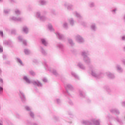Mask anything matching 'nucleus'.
Here are the masks:
<instances>
[{
	"label": "nucleus",
	"mask_w": 125,
	"mask_h": 125,
	"mask_svg": "<svg viewBox=\"0 0 125 125\" xmlns=\"http://www.w3.org/2000/svg\"><path fill=\"white\" fill-rule=\"evenodd\" d=\"M40 3L41 5H45V4H46V1L44 0H40Z\"/></svg>",
	"instance_id": "obj_24"
},
{
	"label": "nucleus",
	"mask_w": 125,
	"mask_h": 125,
	"mask_svg": "<svg viewBox=\"0 0 125 125\" xmlns=\"http://www.w3.org/2000/svg\"><path fill=\"white\" fill-rule=\"evenodd\" d=\"M3 51V49L2 46H0V52H2Z\"/></svg>",
	"instance_id": "obj_43"
},
{
	"label": "nucleus",
	"mask_w": 125,
	"mask_h": 125,
	"mask_svg": "<svg viewBox=\"0 0 125 125\" xmlns=\"http://www.w3.org/2000/svg\"><path fill=\"white\" fill-rule=\"evenodd\" d=\"M0 125H3L2 124V123H0Z\"/></svg>",
	"instance_id": "obj_59"
},
{
	"label": "nucleus",
	"mask_w": 125,
	"mask_h": 125,
	"mask_svg": "<svg viewBox=\"0 0 125 125\" xmlns=\"http://www.w3.org/2000/svg\"><path fill=\"white\" fill-rule=\"evenodd\" d=\"M55 120H57V119H56V117H55Z\"/></svg>",
	"instance_id": "obj_60"
},
{
	"label": "nucleus",
	"mask_w": 125,
	"mask_h": 125,
	"mask_svg": "<svg viewBox=\"0 0 125 125\" xmlns=\"http://www.w3.org/2000/svg\"><path fill=\"white\" fill-rule=\"evenodd\" d=\"M0 35L1 36V37H3V32L0 31Z\"/></svg>",
	"instance_id": "obj_42"
},
{
	"label": "nucleus",
	"mask_w": 125,
	"mask_h": 125,
	"mask_svg": "<svg viewBox=\"0 0 125 125\" xmlns=\"http://www.w3.org/2000/svg\"><path fill=\"white\" fill-rule=\"evenodd\" d=\"M0 83H3V80L2 79H0Z\"/></svg>",
	"instance_id": "obj_52"
},
{
	"label": "nucleus",
	"mask_w": 125,
	"mask_h": 125,
	"mask_svg": "<svg viewBox=\"0 0 125 125\" xmlns=\"http://www.w3.org/2000/svg\"><path fill=\"white\" fill-rule=\"evenodd\" d=\"M19 40L20 42H22V43L24 45H27V41L23 40V38L21 36L19 37Z\"/></svg>",
	"instance_id": "obj_14"
},
{
	"label": "nucleus",
	"mask_w": 125,
	"mask_h": 125,
	"mask_svg": "<svg viewBox=\"0 0 125 125\" xmlns=\"http://www.w3.org/2000/svg\"><path fill=\"white\" fill-rule=\"evenodd\" d=\"M15 12L16 15H20V14H21V12L18 9L16 10Z\"/></svg>",
	"instance_id": "obj_27"
},
{
	"label": "nucleus",
	"mask_w": 125,
	"mask_h": 125,
	"mask_svg": "<svg viewBox=\"0 0 125 125\" xmlns=\"http://www.w3.org/2000/svg\"><path fill=\"white\" fill-rule=\"evenodd\" d=\"M93 6H94V3L93 2L91 3L90 4V7H93Z\"/></svg>",
	"instance_id": "obj_41"
},
{
	"label": "nucleus",
	"mask_w": 125,
	"mask_h": 125,
	"mask_svg": "<svg viewBox=\"0 0 125 125\" xmlns=\"http://www.w3.org/2000/svg\"><path fill=\"white\" fill-rule=\"evenodd\" d=\"M116 11H117V9H114L113 10H112V12H116Z\"/></svg>",
	"instance_id": "obj_50"
},
{
	"label": "nucleus",
	"mask_w": 125,
	"mask_h": 125,
	"mask_svg": "<svg viewBox=\"0 0 125 125\" xmlns=\"http://www.w3.org/2000/svg\"><path fill=\"white\" fill-rule=\"evenodd\" d=\"M110 111L112 114H116V115H119L120 114V111L116 108H112Z\"/></svg>",
	"instance_id": "obj_10"
},
{
	"label": "nucleus",
	"mask_w": 125,
	"mask_h": 125,
	"mask_svg": "<svg viewBox=\"0 0 125 125\" xmlns=\"http://www.w3.org/2000/svg\"><path fill=\"white\" fill-rule=\"evenodd\" d=\"M48 27L50 31H54V29H53V28H52V25H51V24H49L48 25Z\"/></svg>",
	"instance_id": "obj_25"
},
{
	"label": "nucleus",
	"mask_w": 125,
	"mask_h": 125,
	"mask_svg": "<svg viewBox=\"0 0 125 125\" xmlns=\"http://www.w3.org/2000/svg\"><path fill=\"white\" fill-rule=\"evenodd\" d=\"M61 101L59 99H57V103H58V104H59V103H60Z\"/></svg>",
	"instance_id": "obj_47"
},
{
	"label": "nucleus",
	"mask_w": 125,
	"mask_h": 125,
	"mask_svg": "<svg viewBox=\"0 0 125 125\" xmlns=\"http://www.w3.org/2000/svg\"><path fill=\"white\" fill-rule=\"evenodd\" d=\"M16 33V30L15 29H13L11 31V34H15Z\"/></svg>",
	"instance_id": "obj_39"
},
{
	"label": "nucleus",
	"mask_w": 125,
	"mask_h": 125,
	"mask_svg": "<svg viewBox=\"0 0 125 125\" xmlns=\"http://www.w3.org/2000/svg\"><path fill=\"white\" fill-rule=\"evenodd\" d=\"M69 22H70V25H71V26H73V25H74V20H73V19H70Z\"/></svg>",
	"instance_id": "obj_30"
},
{
	"label": "nucleus",
	"mask_w": 125,
	"mask_h": 125,
	"mask_svg": "<svg viewBox=\"0 0 125 125\" xmlns=\"http://www.w3.org/2000/svg\"><path fill=\"white\" fill-rule=\"evenodd\" d=\"M41 42H42V44H43L44 46H47V45L48 44V43L47 42V41L45 40V39H41Z\"/></svg>",
	"instance_id": "obj_16"
},
{
	"label": "nucleus",
	"mask_w": 125,
	"mask_h": 125,
	"mask_svg": "<svg viewBox=\"0 0 125 125\" xmlns=\"http://www.w3.org/2000/svg\"><path fill=\"white\" fill-rule=\"evenodd\" d=\"M56 35L58 39H59V40L63 41V40H64V39H65V37H64V35L59 33V32L56 33Z\"/></svg>",
	"instance_id": "obj_8"
},
{
	"label": "nucleus",
	"mask_w": 125,
	"mask_h": 125,
	"mask_svg": "<svg viewBox=\"0 0 125 125\" xmlns=\"http://www.w3.org/2000/svg\"><path fill=\"white\" fill-rule=\"evenodd\" d=\"M16 61L17 62H18L19 63H20V64L21 65L23 66V62H22V61L21 60V59L17 58H16Z\"/></svg>",
	"instance_id": "obj_22"
},
{
	"label": "nucleus",
	"mask_w": 125,
	"mask_h": 125,
	"mask_svg": "<svg viewBox=\"0 0 125 125\" xmlns=\"http://www.w3.org/2000/svg\"><path fill=\"white\" fill-rule=\"evenodd\" d=\"M2 71H1V69L0 68V74H1V73H2Z\"/></svg>",
	"instance_id": "obj_55"
},
{
	"label": "nucleus",
	"mask_w": 125,
	"mask_h": 125,
	"mask_svg": "<svg viewBox=\"0 0 125 125\" xmlns=\"http://www.w3.org/2000/svg\"><path fill=\"white\" fill-rule=\"evenodd\" d=\"M75 14L76 17H77V18H78V19L79 20H82V16H81V15H80V14H79V13L75 12Z\"/></svg>",
	"instance_id": "obj_20"
},
{
	"label": "nucleus",
	"mask_w": 125,
	"mask_h": 125,
	"mask_svg": "<svg viewBox=\"0 0 125 125\" xmlns=\"http://www.w3.org/2000/svg\"><path fill=\"white\" fill-rule=\"evenodd\" d=\"M64 6H65V7H67L68 10H72V9H73V8H74V7L73 6V5L72 4H69V3L65 2L64 3Z\"/></svg>",
	"instance_id": "obj_5"
},
{
	"label": "nucleus",
	"mask_w": 125,
	"mask_h": 125,
	"mask_svg": "<svg viewBox=\"0 0 125 125\" xmlns=\"http://www.w3.org/2000/svg\"><path fill=\"white\" fill-rule=\"evenodd\" d=\"M69 104H70V105H72L73 104V103L72 102V101L69 102Z\"/></svg>",
	"instance_id": "obj_53"
},
{
	"label": "nucleus",
	"mask_w": 125,
	"mask_h": 125,
	"mask_svg": "<svg viewBox=\"0 0 125 125\" xmlns=\"http://www.w3.org/2000/svg\"><path fill=\"white\" fill-rule=\"evenodd\" d=\"M65 88L67 89H70V90H72L73 89V86L69 84H67L66 85H65Z\"/></svg>",
	"instance_id": "obj_18"
},
{
	"label": "nucleus",
	"mask_w": 125,
	"mask_h": 125,
	"mask_svg": "<svg viewBox=\"0 0 125 125\" xmlns=\"http://www.w3.org/2000/svg\"><path fill=\"white\" fill-rule=\"evenodd\" d=\"M41 52L42 54H43V55H46L47 54L46 52L45 51V50H44L43 48L41 47Z\"/></svg>",
	"instance_id": "obj_23"
},
{
	"label": "nucleus",
	"mask_w": 125,
	"mask_h": 125,
	"mask_svg": "<svg viewBox=\"0 0 125 125\" xmlns=\"http://www.w3.org/2000/svg\"><path fill=\"white\" fill-rule=\"evenodd\" d=\"M3 59H5V58H6V57L5 56V55H4L3 56Z\"/></svg>",
	"instance_id": "obj_54"
},
{
	"label": "nucleus",
	"mask_w": 125,
	"mask_h": 125,
	"mask_svg": "<svg viewBox=\"0 0 125 125\" xmlns=\"http://www.w3.org/2000/svg\"><path fill=\"white\" fill-rule=\"evenodd\" d=\"M123 107H125V102H123L122 104Z\"/></svg>",
	"instance_id": "obj_48"
},
{
	"label": "nucleus",
	"mask_w": 125,
	"mask_h": 125,
	"mask_svg": "<svg viewBox=\"0 0 125 125\" xmlns=\"http://www.w3.org/2000/svg\"><path fill=\"white\" fill-rule=\"evenodd\" d=\"M43 82L44 83H46V82H47V79H46V78H43Z\"/></svg>",
	"instance_id": "obj_44"
},
{
	"label": "nucleus",
	"mask_w": 125,
	"mask_h": 125,
	"mask_svg": "<svg viewBox=\"0 0 125 125\" xmlns=\"http://www.w3.org/2000/svg\"><path fill=\"white\" fill-rule=\"evenodd\" d=\"M20 96L22 102H25L26 101V98L25 97V95L21 91H20Z\"/></svg>",
	"instance_id": "obj_9"
},
{
	"label": "nucleus",
	"mask_w": 125,
	"mask_h": 125,
	"mask_svg": "<svg viewBox=\"0 0 125 125\" xmlns=\"http://www.w3.org/2000/svg\"><path fill=\"white\" fill-rule=\"evenodd\" d=\"M22 31L25 33V34H28L29 29L27 28V26H24L22 28Z\"/></svg>",
	"instance_id": "obj_19"
},
{
	"label": "nucleus",
	"mask_w": 125,
	"mask_h": 125,
	"mask_svg": "<svg viewBox=\"0 0 125 125\" xmlns=\"http://www.w3.org/2000/svg\"><path fill=\"white\" fill-rule=\"evenodd\" d=\"M3 44H4L5 45H8V44H9V42L7 41H4Z\"/></svg>",
	"instance_id": "obj_33"
},
{
	"label": "nucleus",
	"mask_w": 125,
	"mask_h": 125,
	"mask_svg": "<svg viewBox=\"0 0 125 125\" xmlns=\"http://www.w3.org/2000/svg\"><path fill=\"white\" fill-rule=\"evenodd\" d=\"M116 121H117L118 123H121V120H119V118H116Z\"/></svg>",
	"instance_id": "obj_45"
},
{
	"label": "nucleus",
	"mask_w": 125,
	"mask_h": 125,
	"mask_svg": "<svg viewBox=\"0 0 125 125\" xmlns=\"http://www.w3.org/2000/svg\"><path fill=\"white\" fill-rule=\"evenodd\" d=\"M82 25H83V26H85V22H84V21H82Z\"/></svg>",
	"instance_id": "obj_46"
},
{
	"label": "nucleus",
	"mask_w": 125,
	"mask_h": 125,
	"mask_svg": "<svg viewBox=\"0 0 125 125\" xmlns=\"http://www.w3.org/2000/svg\"><path fill=\"white\" fill-rule=\"evenodd\" d=\"M25 108L26 109V111H31V108H30V107H29L28 106H26L25 107Z\"/></svg>",
	"instance_id": "obj_37"
},
{
	"label": "nucleus",
	"mask_w": 125,
	"mask_h": 125,
	"mask_svg": "<svg viewBox=\"0 0 125 125\" xmlns=\"http://www.w3.org/2000/svg\"><path fill=\"white\" fill-rule=\"evenodd\" d=\"M82 55L83 57L84 62L88 64H90V59L87 56L89 55V53L87 51H84L82 52Z\"/></svg>",
	"instance_id": "obj_4"
},
{
	"label": "nucleus",
	"mask_w": 125,
	"mask_h": 125,
	"mask_svg": "<svg viewBox=\"0 0 125 125\" xmlns=\"http://www.w3.org/2000/svg\"><path fill=\"white\" fill-rule=\"evenodd\" d=\"M80 95H81V96H82V97H84V96H83L84 93H83V91H80Z\"/></svg>",
	"instance_id": "obj_40"
},
{
	"label": "nucleus",
	"mask_w": 125,
	"mask_h": 125,
	"mask_svg": "<svg viewBox=\"0 0 125 125\" xmlns=\"http://www.w3.org/2000/svg\"><path fill=\"white\" fill-rule=\"evenodd\" d=\"M117 71H118V72H119L120 73H121L122 72H123V68H122V67H121V66L118 65L116 66Z\"/></svg>",
	"instance_id": "obj_21"
},
{
	"label": "nucleus",
	"mask_w": 125,
	"mask_h": 125,
	"mask_svg": "<svg viewBox=\"0 0 125 125\" xmlns=\"http://www.w3.org/2000/svg\"><path fill=\"white\" fill-rule=\"evenodd\" d=\"M106 90L108 92H110V91H111V90H110V88L109 87H108L107 89H106Z\"/></svg>",
	"instance_id": "obj_49"
},
{
	"label": "nucleus",
	"mask_w": 125,
	"mask_h": 125,
	"mask_svg": "<svg viewBox=\"0 0 125 125\" xmlns=\"http://www.w3.org/2000/svg\"><path fill=\"white\" fill-rule=\"evenodd\" d=\"M57 47L59 48L60 50L61 51H64V45H63L62 43H58L57 45Z\"/></svg>",
	"instance_id": "obj_12"
},
{
	"label": "nucleus",
	"mask_w": 125,
	"mask_h": 125,
	"mask_svg": "<svg viewBox=\"0 0 125 125\" xmlns=\"http://www.w3.org/2000/svg\"><path fill=\"white\" fill-rule=\"evenodd\" d=\"M75 39L76 41L78 42H84V40H83V39L81 37L80 35H77L75 37Z\"/></svg>",
	"instance_id": "obj_7"
},
{
	"label": "nucleus",
	"mask_w": 125,
	"mask_h": 125,
	"mask_svg": "<svg viewBox=\"0 0 125 125\" xmlns=\"http://www.w3.org/2000/svg\"><path fill=\"white\" fill-rule=\"evenodd\" d=\"M9 11H10V10H4L5 14H8Z\"/></svg>",
	"instance_id": "obj_36"
},
{
	"label": "nucleus",
	"mask_w": 125,
	"mask_h": 125,
	"mask_svg": "<svg viewBox=\"0 0 125 125\" xmlns=\"http://www.w3.org/2000/svg\"><path fill=\"white\" fill-rule=\"evenodd\" d=\"M45 65L46 67H47V64H46V63H45Z\"/></svg>",
	"instance_id": "obj_56"
},
{
	"label": "nucleus",
	"mask_w": 125,
	"mask_h": 125,
	"mask_svg": "<svg viewBox=\"0 0 125 125\" xmlns=\"http://www.w3.org/2000/svg\"><path fill=\"white\" fill-rule=\"evenodd\" d=\"M11 19L13 21H19V22H21V21H23V18H16L14 17H12Z\"/></svg>",
	"instance_id": "obj_11"
},
{
	"label": "nucleus",
	"mask_w": 125,
	"mask_h": 125,
	"mask_svg": "<svg viewBox=\"0 0 125 125\" xmlns=\"http://www.w3.org/2000/svg\"><path fill=\"white\" fill-rule=\"evenodd\" d=\"M66 93L69 94V92L68 91H66Z\"/></svg>",
	"instance_id": "obj_58"
},
{
	"label": "nucleus",
	"mask_w": 125,
	"mask_h": 125,
	"mask_svg": "<svg viewBox=\"0 0 125 125\" xmlns=\"http://www.w3.org/2000/svg\"><path fill=\"white\" fill-rule=\"evenodd\" d=\"M3 93V87L2 86H0V95Z\"/></svg>",
	"instance_id": "obj_31"
},
{
	"label": "nucleus",
	"mask_w": 125,
	"mask_h": 125,
	"mask_svg": "<svg viewBox=\"0 0 125 125\" xmlns=\"http://www.w3.org/2000/svg\"><path fill=\"white\" fill-rule=\"evenodd\" d=\"M29 115L31 117V118H34V113L33 112L30 111V113H29Z\"/></svg>",
	"instance_id": "obj_38"
},
{
	"label": "nucleus",
	"mask_w": 125,
	"mask_h": 125,
	"mask_svg": "<svg viewBox=\"0 0 125 125\" xmlns=\"http://www.w3.org/2000/svg\"><path fill=\"white\" fill-rule=\"evenodd\" d=\"M36 15L38 18H40L41 21H45L46 18L45 16H41V13L37 12Z\"/></svg>",
	"instance_id": "obj_6"
},
{
	"label": "nucleus",
	"mask_w": 125,
	"mask_h": 125,
	"mask_svg": "<svg viewBox=\"0 0 125 125\" xmlns=\"http://www.w3.org/2000/svg\"><path fill=\"white\" fill-rule=\"evenodd\" d=\"M68 41L69 43L70 44L71 46H73V45H74V42H73V40H72V39H68Z\"/></svg>",
	"instance_id": "obj_26"
},
{
	"label": "nucleus",
	"mask_w": 125,
	"mask_h": 125,
	"mask_svg": "<svg viewBox=\"0 0 125 125\" xmlns=\"http://www.w3.org/2000/svg\"><path fill=\"white\" fill-rule=\"evenodd\" d=\"M77 66L82 70H85V66L81 62H78Z\"/></svg>",
	"instance_id": "obj_13"
},
{
	"label": "nucleus",
	"mask_w": 125,
	"mask_h": 125,
	"mask_svg": "<svg viewBox=\"0 0 125 125\" xmlns=\"http://www.w3.org/2000/svg\"><path fill=\"white\" fill-rule=\"evenodd\" d=\"M122 40H123V41H125V36H124L122 37Z\"/></svg>",
	"instance_id": "obj_51"
},
{
	"label": "nucleus",
	"mask_w": 125,
	"mask_h": 125,
	"mask_svg": "<svg viewBox=\"0 0 125 125\" xmlns=\"http://www.w3.org/2000/svg\"><path fill=\"white\" fill-rule=\"evenodd\" d=\"M90 69L91 71L92 76H93V77H94V78L99 79V78H101V77H102V75L103 74L101 73H98V71H97V69L94 68L93 66H91L90 67Z\"/></svg>",
	"instance_id": "obj_1"
},
{
	"label": "nucleus",
	"mask_w": 125,
	"mask_h": 125,
	"mask_svg": "<svg viewBox=\"0 0 125 125\" xmlns=\"http://www.w3.org/2000/svg\"><path fill=\"white\" fill-rule=\"evenodd\" d=\"M71 73L72 76H73V77H74L75 79H76L77 80H80V78H79V76H78V75H77L76 74V73L72 71V72H71Z\"/></svg>",
	"instance_id": "obj_17"
},
{
	"label": "nucleus",
	"mask_w": 125,
	"mask_h": 125,
	"mask_svg": "<svg viewBox=\"0 0 125 125\" xmlns=\"http://www.w3.org/2000/svg\"><path fill=\"white\" fill-rule=\"evenodd\" d=\"M29 74L31 75V76H35L36 75V74L35 73V72L33 71H29Z\"/></svg>",
	"instance_id": "obj_35"
},
{
	"label": "nucleus",
	"mask_w": 125,
	"mask_h": 125,
	"mask_svg": "<svg viewBox=\"0 0 125 125\" xmlns=\"http://www.w3.org/2000/svg\"><path fill=\"white\" fill-rule=\"evenodd\" d=\"M108 119H109V120H111V119H112V117H109Z\"/></svg>",
	"instance_id": "obj_57"
},
{
	"label": "nucleus",
	"mask_w": 125,
	"mask_h": 125,
	"mask_svg": "<svg viewBox=\"0 0 125 125\" xmlns=\"http://www.w3.org/2000/svg\"><path fill=\"white\" fill-rule=\"evenodd\" d=\"M52 73L54 75H55V76H58V73H57V71H56V70H53Z\"/></svg>",
	"instance_id": "obj_32"
},
{
	"label": "nucleus",
	"mask_w": 125,
	"mask_h": 125,
	"mask_svg": "<svg viewBox=\"0 0 125 125\" xmlns=\"http://www.w3.org/2000/svg\"><path fill=\"white\" fill-rule=\"evenodd\" d=\"M91 29L93 30V31H95V29H96V26H95V24H92L91 26Z\"/></svg>",
	"instance_id": "obj_28"
},
{
	"label": "nucleus",
	"mask_w": 125,
	"mask_h": 125,
	"mask_svg": "<svg viewBox=\"0 0 125 125\" xmlns=\"http://www.w3.org/2000/svg\"><path fill=\"white\" fill-rule=\"evenodd\" d=\"M106 75H107V77H108V78H109V79H114L115 78V76L114 75V74H113L110 72H107Z\"/></svg>",
	"instance_id": "obj_15"
},
{
	"label": "nucleus",
	"mask_w": 125,
	"mask_h": 125,
	"mask_svg": "<svg viewBox=\"0 0 125 125\" xmlns=\"http://www.w3.org/2000/svg\"><path fill=\"white\" fill-rule=\"evenodd\" d=\"M63 28H65V29L68 28V23H67V22H64L63 23Z\"/></svg>",
	"instance_id": "obj_34"
},
{
	"label": "nucleus",
	"mask_w": 125,
	"mask_h": 125,
	"mask_svg": "<svg viewBox=\"0 0 125 125\" xmlns=\"http://www.w3.org/2000/svg\"><path fill=\"white\" fill-rule=\"evenodd\" d=\"M82 124L83 125H100V122L99 120H96L95 119H93L91 122L86 120H83L82 122Z\"/></svg>",
	"instance_id": "obj_3"
},
{
	"label": "nucleus",
	"mask_w": 125,
	"mask_h": 125,
	"mask_svg": "<svg viewBox=\"0 0 125 125\" xmlns=\"http://www.w3.org/2000/svg\"><path fill=\"white\" fill-rule=\"evenodd\" d=\"M23 80H24L27 83H33L34 85H37V86H39L40 87L42 86V84L39 81H31L27 76H24L23 77Z\"/></svg>",
	"instance_id": "obj_2"
},
{
	"label": "nucleus",
	"mask_w": 125,
	"mask_h": 125,
	"mask_svg": "<svg viewBox=\"0 0 125 125\" xmlns=\"http://www.w3.org/2000/svg\"><path fill=\"white\" fill-rule=\"evenodd\" d=\"M24 53L25 54L28 55L30 54V53H31V52L28 49H24Z\"/></svg>",
	"instance_id": "obj_29"
},
{
	"label": "nucleus",
	"mask_w": 125,
	"mask_h": 125,
	"mask_svg": "<svg viewBox=\"0 0 125 125\" xmlns=\"http://www.w3.org/2000/svg\"><path fill=\"white\" fill-rule=\"evenodd\" d=\"M1 0H0V1H1Z\"/></svg>",
	"instance_id": "obj_61"
}]
</instances>
